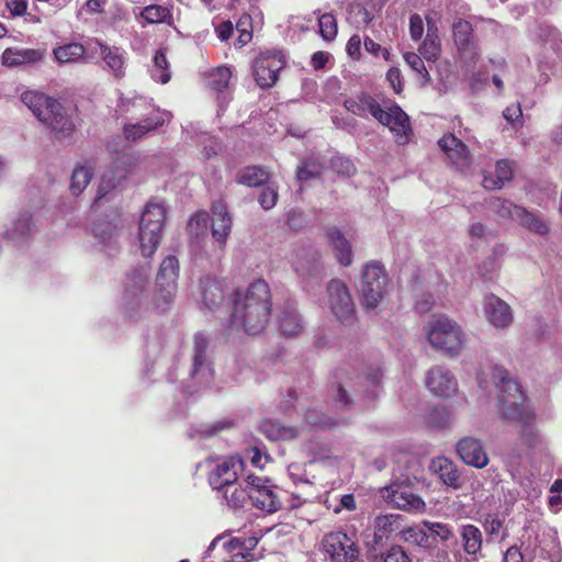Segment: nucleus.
<instances>
[{
	"label": "nucleus",
	"instance_id": "1",
	"mask_svg": "<svg viewBox=\"0 0 562 562\" xmlns=\"http://www.w3.org/2000/svg\"><path fill=\"white\" fill-rule=\"evenodd\" d=\"M233 302V328L243 329L249 335H257L266 328L272 305L270 288L266 281L257 280L245 290H237Z\"/></svg>",
	"mask_w": 562,
	"mask_h": 562
},
{
	"label": "nucleus",
	"instance_id": "2",
	"mask_svg": "<svg viewBox=\"0 0 562 562\" xmlns=\"http://www.w3.org/2000/svg\"><path fill=\"white\" fill-rule=\"evenodd\" d=\"M393 463L394 480L382 490V497L402 510H423L425 502L409 486L411 479H416L419 472L418 460L407 451H398L393 454Z\"/></svg>",
	"mask_w": 562,
	"mask_h": 562
},
{
	"label": "nucleus",
	"instance_id": "3",
	"mask_svg": "<svg viewBox=\"0 0 562 562\" xmlns=\"http://www.w3.org/2000/svg\"><path fill=\"white\" fill-rule=\"evenodd\" d=\"M344 105L349 112L360 117H364L367 113H370L382 125L389 127L398 145L408 143L409 135L412 134L409 119L398 105L383 110L379 102L368 93L349 98L345 100Z\"/></svg>",
	"mask_w": 562,
	"mask_h": 562
},
{
	"label": "nucleus",
	"instance_id": "4",
	"mask_svg": "<svg viewBox=\"0 0 562 562\" xmlns=\"http://www.w3.org/2000/svg\"><path fill=\"white\" fill-rule=\"evenodd\" d=\"M21 100L57 138H66L74 132L71 119L57 100L36 91L24 92Z\"/></svg>",
	"mask_w": 562,
	"mask_h": 562
},
{
	"label": "nucleus",
	"instance_id": "5",
	"mask_svg": "<svg viewBox=\"0 0 562 562\" xmlns=\"http://www.w3.org/2000/svg\"><path fill=\"white\" fill-rule=\"evenodd\" d=\"M493 378L499 389L498 409L502 418L519 423L533 419V412L526 401L519 384L514 381L507 370L496 367Z\"/></svg>",
	"mask_w": 562,
	"mask_h": 562
},
{
	"label": "nucleus",
	"instance_id": "6",
	"mask_svg": "<svg viewBox=\"0 0 562 562\" xmlns=\"http://www.w3.org/2000/svg\"><path fill=\"white\" fill-rule=\"evenodd\" d=\"M165 220V205L154 200L148 201L140 216L138 228L139 246L144 257H150L157 250L161 240Z\"/></svg>",
	"mask_w": 562,
	"mask_h": 562
},
{
	"label": "nucleus",
	"instance_id": "7",
	"mask_svg": "<svg viewBox=\"0 0 562 562\" xmlns=\"http://www.w3.org/2000/svg\"><path fill=\"white\" fill-rule=\"evenodd\" d=\"M428 340L434 348L453 357L462 348L463 333L458 324L446 317H440L430 326Z\"/></svg>",
	"mask_w": 562,
	"mask_h": 562
},
{
	"label": "nucleus",
	"instance_id": "8",
	"mask_svg": "<svg viewBox=\"0 0 562 562\" xmlns=\"http://www.w3.org/2000/svg\"><path fill=\"white\" fill-rule=\"evenodd\" d=\"M250 493L251 504L268 514L276 513L282 508V498L269 480L248 474L245 479Z\"/></svg>",
	"mask_w": 562,
	"mask_h": 562
},
{
	"label": "nucleus",
	"instance_id": "9",
	"mask_svg": "<svg viewBox=\"0 0 562 562\" xmlns=\"http://www.w3.org/2000/svg\"><path fill=\"white\" fill-rule=\"evenodd\" d=\"M361 303L367 308H375L386 291V274L379 262L366 266L360 284Z\"/></svg>",
	"mask_w": 562,
	"mask_h": 562
},
{
	"label": "nucleus",
	"instance_id": "10",
	"mask_svg": "<svg viewBox=\"0 0 562 562\" xmlns=\"http://www.w3.org/2000/svg\"><path fill=\"white\" fill-rule=\"evenodd\" d=\"M179 276V261L175 256L166 257L160 263L156 278V303L165 310L173 300L177 292V280Z\"/></svg>",
	"mask_w": 562,
	"mask_h": 562
},
{
	"label": "nucleus",
	"instance_id": "11",
	"mask_svg": "<svg viewBox=\"0 0 562 562\" xmlns=\"http://www.w3.org/2000/svg\"><path fill=\"white\" fill-rule=\"evenodd\" d=\"M327 292L329 307L336 318L342 324H352L356 321V310L347 285L334 279L328 283Z\"/></svg>",
	"mask_w": 562,
	"mask_h": 562
},
{
	"label": "nucleus",
	"instance_id": "12",
	"mask_svg": "<svg viewBox=\"0 0 562 562\" xmlns=\"http://www.w3.org/2000/svg\"><path fill=\"white\" fill-rule=\"evenodd\" d=\"M322 544L330 562H355L359 557L356 542L342 531L325 535Z\"/></svg>",
	"mask_w": 562,
	"mask_h": 562
},
{
	"label": "nucleus",
	"instance_id": "13",
	"mask_svg": "<svg viewBox=\"0 0 562 562\" xmlns=\"http://www.w3.org/2000/svg\"><path fill=\"white\" fill-rule=\"evenodd\" d=\"M284 65L282 56L277 52L260 54L252 65V72L257 85L263 89L272 87Z\"/></svg>",
	"mask_w": 562,
	"mask_h": 562
},
{
	"label": "nucleus",
	"instance_id": "14",
	"mask_svg": "<svg viewBox=\"0 0 562 562\" xmlns=\"http://www.w3.org/2000/svg\"><path fill=\"white\" fill-rule=\"evenodd\" d=\"M244 471V462L238 457L220 460L209 473V483L213 490L233 487Z\"/></svg>",
	"mask_w": 562,
	"mask_h": 562
},
{
	"label": "nucleus",
	"instance_id": "15",
	"mask_svg": "<svg viewBox=\"0 0 562 562\" xmlns=\"http://www.w3.org/2000/svg\"><path fill=\"white\" fill-rule=\"evenodd\" d=\"M505 209L508 215L525 229L539 236L549 235L550 222L539 211H529L512 203L505 206Z\"/></svg>",
	"mask_w": 562,
	"mask_h": 562
},
{
	"label": "nucleus",
	"instance_id": "16",
	"mask_svg": "<svg viewBox=\"0 0 562 562\" xmlns=\"http://www.w3.org/2000/svg\"><path fill=\"white\" fill-rule=\"evenodd\" d=\"M483 312L488 324L496 329H506L514 322V313L509 304L494 294L484 297Z\"/></svg>",
	"mask_w": 562,
	"mask_h": 562
},
{
	"label": "nucleus",
	"instance_id": "17",
	"mask_svg": "<svg viewBox=\"0 0 562 562\" xmlns=\"http://www.w3.org/2000/svg\"><path fill=\"white\" fill-rule=\"evenodd\" d=\"M94 53L103 60L105 69L115 79H122L126 72V52L116 46H110L95 41Z\"/></svg>",
	"mask_w": 562,
	"mask_h": 562
},
{
	"label": "nucleus",
	"instance_id": "18",
	"mask_svg": "<svg viewBox=\"0 0 562 562\" xmlns=\"http://www.w3.org/2000/svg\"><path fill=\"white\" fill-rule=\"evenodd\" d=\"M452 33L461 57L467 61H475L479 57V48L473 37L471 23L459 19L452 25Z\"/></svg>",
	"mask_w": 562,
	"mask_h": 562
},
{
	"label": "nucleus",
	"instance_id": "19",
	"mask_svg": "<svg viewBox=\"0 0 562 562\" xmlns=\"http://www.w3.org/2000/svg\"><path fill=\"white\" fill-rule=\"evenodd\" d=\"M456 450L460 459L468 465L482 469L488 464V457L480 439L474 437L461 438Z\"/></svg>",
	"mask_w": 562,
	"mask_h": 562
},
{
	"label": "nucleus",
	"instance_id": "20",
	"mask_svg": "<svg viewBox=\"0 0 562 562\" xmlns=\"http://www.w3.org/2000/svg\"><path fill=\"white\" fill-rule=\"evenodd\" d=\"M209 339L201 333L193 337L192 368L190 375L192 378L201 376V380L207 381L212 376L211 362L207 357Z\"/></svg>",
	"mask_w": 562,
	"mask_h": 562
},
{
	"label": "nucleus",
	"instance_id": "21",
	"mask_svg": "<svg viewBox=\"0 0 562 562\" xmlns=\"http://www.w3.org/2000/svg\"><path fill=\"white\" fill-rule=\"evenodd\" d=\"M426 386L438 396H449L458 389V383L452 373L443 367H432L426 375Z\"/></svg>",
	"mask_w": 562,
	"mask_h": 562
},
{
	"label": "nucleus",
	"instance_id": "22",
	"mask_svg": "<svg viewBox=\"0 0 562 562\" xmlns=\"http://www.w3.org/2000/svg\"><path fill=\"white\" fill-rule=\"evenodd\" d=\"M148 278L149 272L146 267H138L126 274L123 295V300L126 305L139 304V295L145 290Z\"/></svg>",
	"mask_w": 562,
	"mask_h": 562
},
{
	"label": "nucleus",
	"instance_id": "23",
	"mask_svg": "<svg viewBox=\"0 0 562 562\" xmlns=\"http://www.w3.org/2000/svg\"><path fill=\"white\" fill-rule=\"evenodd\" d=\"M165 123L164 114L157 109H150V113L145 119L137 120L136 123L124 125V135L130 140H138L147 133L157 130Z\"/></svg>",
	"mask_w": 562,
	"mask_h": 562
},
{
	"label": "nucleus",
	"instance_id": "24",
	"mask_svg": "<svg viewBox=\"0 0 562 562\" xmlns=\"http://www.w3.org/2000/svg\"><path fill=\"white\" fill-rule=\"evenodd\" d=\"M438 145L453 165L459 168L470 165L471 159L467 145L453 134L445 135L439 139Z\"/></svg>",
	"mask_w": 562,
	"mask_h": 562
},
{
	"label": "nucleus",
	"instance_id": "25",
	"mask_svg": "<svg viewBox=\"0 0 562 562\" xmlns=\"http://www.w3.org/2000/svg\"><path fill=\"white\" fill-rule=\"evenodd\" d=\"M458 542L461 544L462 551L474 559L482 551L483 533L481 529L472 524H464L458 528Z\"/></svg>",
	"mask_w": 562,
	"mask_h": 562
},
{
	"label": "nucleus",
	"instance_id": "26",
	"mask_svg": "<svg viewBox=\"0 0 562 562\" xmlns=\"http://www.w3.org/2000/svg\"><path fill=\"white\" fill-rule=\"evenodd\" d=\"M212 214V236L220 247L223 248L231 234L233 221L226 206L222 203L213 205Z\"/></svg>",
	"mask_w": 562,
	"mask_h": 562
},
{
	"label": "nucleus",
	"instance_id": "27",
	"mask_svg": "<svg viewBox=\"0 0 562 562\" xmlns=\"http://www.w3.org/2000/svg\"><path fill=\"white\" fill-rule=\"evenodd\" d=\"M435 472L438 474L440 481L453 490H459L464 484V479L459 472L456 464L447 458H438L432 462Z\"/></svg>",
	"mask_w": 562,
	"mask_h": 562
},
{
	"label": "nucleus",
	"instance_id": "28",
	"mask_svg": "<svg viewBox=\"0 0 562 562\" xmlns=\"http://www.w3.org/2000/svg\"><path fill=\"white\" fill-rule=\"evenodd\" d=\"M42 58L43 53L32 48L9 47L2 53V64L8 67L35 64Z\"/></svg>",
	"mask_w": 562,
	"mask_h": 562
},
{
	"label": "nucleus",
	"instance_id": "29",
	"mask_svg": "<svg viewBox=\"0 0 562 562\" xmlns=\"http://www.w3.org/2000/svg\"><path fill=\"white\" fill-rule=\"evenodd\" d=\"M424 526L428 528L429 531L430 547H434L436 542L440 541L446 546V548H458V538L456 537L452 527L448 524L424 520Z\"/></svg>",
	"mask_w": 562,
	"mask_h": 562
},
{
	"label": "nucleus",
	"instance_id": "30",
	"mask_svg": "<svg viewBox=\"0 0 562 562\" xmlns=\"http://www.w3.org/2000/svg\"><path fill=\"white\" fill-rule=\"evenodd\" d=\"M403 516L387 514L380 515L374 519V542L381 543L384 539H387L390 535L394 532H402Z\"/></svg>",
	"mask_w": 562,
	"mask_h": 562
},
{
	"label": "nucleus",
	"instance_id": "31",
	"mask_svg": "<svg viewBox=\"0 0 562 562\" xmlns=\"http://www.w3.org/2000/svg\"><path fill=\"white\" fill-rule=\"evenodd\" d=\"M262 435L272 441L292 440L297 437L299 430L295 427L284 426L277 420L266 419L259 427Z\"/></svg>",
	"mask_w": 562,
	"mask_h": 562
},
{
	"label": "nucleus",
	"instance_id": "32",
	"mask_svg": "<svg viewBox=\"0 0 562 562\" xmlns=\"http://www.w3.org/2000/svg\"><path fill=\"white\" fill-rule=\"evenodd\" d=\"M359 390L366 394L369 400L379 396L381 390L382 372L379 368H369L367 372L357 376Z\"/></svg>",
	"mask_w": 562,
	"mask_h": 562
},
{
	"label": "nucleus",
	"instance_id": "33",
	"mask_svg": "<svg viewBox=\"0 0 562 562\" xmlns=\"http://www.w3.org/2000/svg\"><path fill=\"white\" fill-rule=\"evenodd\" d=\"M329 240L333 245L335 256L342 266H349L352 262V252L350 243L344 234L337 228H330L327 232Z\"/></svg>",
	"mask_w": 562,
	"mask_h": 562
},
{
	"label": "nucleus",
	"instance_id": "34",
	"mask_svg": "<svg viewBox=\"0 0 562 562\" xmlns=\"http://www.w3.org/2000/svg\"><path fill=\"white\" fill-rule=\"evenodd\" d=\"M269 173L258 166H248L240 169L236 175V182L247 187H259L267 183Z\"/></svg>",
	"mask_w": 562,
	"mask_h": 562
},
{
	"label": "nucleus",
	"instance_id": "35",
	"mask_svg": "<svg viewBox=\"0 0 562 562\" xmlns=\"http://www.w3.org/2000/svg\"><path fill=\"white\" fill-rule=\"evenodd\" d=\"M154 109L144 98L121 99L119 111L130 113L132 120L145 119Z\"/></svg>",
	"mask_w": 562,
	"mask_h": 562
},
{
	"label": "nucleus",
	"instance_id": "36",
	"mask_svg": "<svg viewBox=\"0 0 562 562\" xmlns=\"http://www.w3.org/2000/svg\"><path fill=\"white\" fill-rule=\"evenodd\" d=\"M227 505L233 508H241L247 501H250L249 488L247 483L243 486L238 481L234 483L233 487H225L220 491Z\"/></svg>",
	"mask_w": 562,
	"mask_h": 562
},
{
	"label": "nucleus",
	"instance_id": "37",
	"mask_svg": "<svg viewBox=\"0 0 562 562\" xmlns=\"http://www.w3.org/2000/svg\"><path fill=\"white\" fill-rule=\"evenodd\" d=\"M279 327L285 336L299 335L303 329L299 313L291 307L284 308L279 316Z\"/></svg>",
	"mask_w": 562,
	"mask_h": 562
},
{
	"label": "nucleus",
	"instance_id": "38",
	"mask_svg": "<svg viewBox=\"0 0 562 562\" xmlns=\"http://www.w3.org/2000/svg\"><path fill=\"white\" fill-rule=\"evenodd\" d=\"M53 54L58 64H70L82 59L86 54V48L79 43H69L56 47Z\"/></svg>",
	"mask_w": 562,
	"mask_h": 562
},
{
	"label": "nucleus",
	"instance_id": "39",
	"mask_svg": "<svg viewBox=\"0 0 562 562\" xmlns=\"http://www.w3.org/2000/svg\"><path fill=\"white\" fill-rule=\"evenodd\" d=\"M203 304L211 311L217 307L224 300L223 289L220 282L206 280L202 285Z\"/></svg>",
	"mask_w": 562,
	"mask_h": 562
},
{
	"label": "nucleus",
	"instance_id": "40",
	"mask_svg": "<svg viewBox=\"0 0 562 562\" xmlns=\"http://www.w3.org/2000/svg\"><path fill=\"white\" fill-rule=\"evenodd\" d=\"M140 15L150 24L166 23L172 25L173 23L172 13L170 9L165 5L149 4L143 9Z\"/></svg>",
	"mask_w": 562,
	"mask_h": 562
},
{
	"label": "nucleus",
	"instance_id": "41",
	"mask_svg": "<svg viewBox=\"0 0 562 562\" xmlns=\"http://www.w3.org/2000/svg\"><path fill=\"white\" fill-rule=\"evenodd\" d=\"M404 540L424 549H429L430 538L428 528L424 526V520L416 526L408 527L402 531Z\"/></svg>",
	"mask_w": 562,
	"mask_h": 562
},
{
	"label": "nucleus",
	"instance_id": "42",
	"mask_svg": "<svg viewBox=\"0 0 562 562\" xmlns=\"http://www.w3.org/2000/svg\"><path fill=\"white\" fill-rule=\"evenodd\" d=\"M93 172L90 167L85 165L77 166L71 175L70 192L78 196L87 188L92 179Z\"/></svg>",
	"mask_w": 562,
	"mask_h": 562
},
{
	"label": "nucleus",
	"instance_id": "43",
	"mask_svg": "<svg viewBox=\"0 0 562 562\" xmlns=\"http://www.w3.org/2000/svg\"><path fill=\"white\" fill-rule=\"evenodd\" d=\"M150 69L151 78L160 83H167L170 80L171 74L169 70V63L164 49L156 52Z\"/></svg>",
	"mask_w": 562,
	"mask_h": 562
},
{
	"label": "nucleus",
	"instance_id": "44",
	"mask_svg": "<svg viewBox=\"0 0 562 562\" xmlns=\"http://www.w3.org/2000/svg\"><path fill=\"white\" fill-rule=\"evenodd\" d=\"M232 78V69L226 66H220L212 69L206 77L207 86L215 91H223L228 87Z\"/></svg>",
	"mask_w": 562,
	"mask_h": 562
},
{
	"label": "nucleus",
	"instance_id": "45",
	"mask_svg": "<svg viewBox=\"0 0 562 562\" xmlns=\"http://www.w3.org/2000/svg\"><path fill=\"white\" fill-rule=\"evenodd\" d=\"M92 233L100 244L111 249L116 247L115 227L111 223L105 221L95 223L92 227Z\"/></svg>",
	"mask_w": 562,
	"mask_h": 562
},
{
	"label": "nucleus",
	"instance_id": "46",
	"mask_svg": "<svg viewBox=\"0 0 562 562\" xmlns=\"http://www.w3.org/2000/svg\"><path fill=\"white\" fill-rule=\"evenodd\" d=\"M209 215L204 212L192 216L188 223V234L191 239L200 243V239L207 236Z\"/></svg>",
	"mask_w": 562,
	"mask_h": 562
},
{
	"label": "nucleus",
	"instance_id": "47",
	"mask_svg": "<svg viewBox=\"0 0 562 562\" xmlns=\"http://www.w3.org/2000/svg\"><path fill=\"white\" fill-rule=\"evenodd\" d=\"M440 41L436 34L428 32L426 38L419 47V54L428 61H436L440 55Z\"/></svg>",
	"mask_w": 562,
	"mask_h": 562
},
{
	"label": "nucleus",
	"instance_id": "48",
	"mask_svg": "<svg viewBox=\"0 0 562 562\" xmlns=\"http://www.w3.org/2000/svg\"><path fill=\"white\" fill-rule=\"evenodd\" d=\"M323 172V165L317 159H307L296 169L299 181H308L318 178Z\"/></svg>",
	"mask_w": 562,
	"mask_h": 562
},
{
	"label": "nucleus",
	"instance_id": "49",
	"mask_svg": "<svg viewBox=\"0 0 562 562\" xmlns=\"http://www.w3.org/2000/svg\"><path fill=\"white\" fill-rule=\"evenodd\" d=\"M318 27L325 41H333L337 36V21L331 13H324L318 18Z\"/></svg>",
	"mask_w": 562,
	"mask_h": 562
},
{
	"label": "nucleus",
	"instance_id": "50",
	"mask_svg": "<svg viewBox=\"0 0 562 562\" xmlns=\"http://www.w3.org/2000/svg\"><path fill=\"white\" fill-rule=\"evenodd\" d=\"M330 168L339 176L352 177L356 173L353 162L346 157L336 156L330 159Z\"/></svg>",
	"mask_w": 562,
	"mask_h": 562
},
{
	"label": "nucleus",
	"instance_id": "51",
	"mask_svg": "<svg viewBox=\"0 0 562 562\" xmlns=\"http://www.w3.org/2000/svg\"><path fill=\"white\" fill-rule=\"evenodd\" d=\"M125 178V172L120 171L116 176L112 173H104L99 186L95 200H100L106 195V193L114 189L119 184L120 180Z\"/></svg>",
	"mask_w": 562,
	"mask_h": 562
},
{
	"label": "nucleus",
	"instance_id": "52",
	"mask_svg": "<svg viewBox=\"0 0 562 562\" xmlns=\"http://www.w3.org/2000/svg\"><path fill=\"white\" fill-rule=\"evenodd\" d=\"M306 423L322 428H331L336 422L317 409H308L305 414Z\"/></svg>",
	"mask_w": 562,
	"mask_h": 562
},
{
	"label": "nucleus",
	"instance_id": "53",
	"mask_svg": "<svg viewBox=\"0 0 562 562\" xmlns=\"http://www.w3.org/2000/svg\"><path fill=\"white\" fill-rule=\"evenodd\" d=\"M32 232V221L29 213L21 214L20 217L14 222L13 229L11 232V238L24 237Z\"/></svg>",
	"mask_w": 562,
	"mask_h": 562
},
{
	"label": "nucleus",
	"instance_id": "54",
	"mask_svg": "<svg viewBox=\"0 0 562 562\" xmlns=\"http://www.w3.org/2000/svg\"><path fill=\"white\" fill-rule=\"evenodd\" d=\"M403 57H404L406 64L414 71L419 74L425 79L426 82L430 80L429 72L426 69L420 55L413 53V52H408V53H405Z\"/></svg>",
	"mask_w": 562,
	"mask_h": 562
},
{
	"label": "nucleus",
	"instance_id": "55",
	"mask_svg": "<svg viewBox=\"0 0 562 562\" xmlns=\"http://www.w3.org/2000/svg\"><path fill=\"white\" fill-rule=\"evenodd\" d=\"M286 224L291 231L300 232L308 225V217L297 210H291L286 214Z\"/></svg>",
	"mask_w": 562,
	"mask_h": 562
},
{
	"label": "nucleus",
	"instance_id": "56",
	"mask_svg": "<svg viewBox=\"0 0 562 562\" xmlns=\"http://www.w3.org/2000/svg\"><path fill=\"white\" fill-rule=\"evenodd\" d=\"M278 189L271 183H268L259 195V203L262 209L271 210L278 201Z\"/></svg>",
	"mask_w": 562,
	"mask_h": 562
},
{
	"label": "nucleus",
	"instance_id": "57",
	"mask_svg": "<svg viewBox=\"0 0 562 562\" xmlns=\"http://www.w3.org/2000/svg\"><path fill=\"white\" fill-rule=\"evenodd\" d=\"M383 562H411L406 551L401 546H392L382 554Z\"/></svg>",
	"mask_w": 562,
	"mask_h": 562
},
{
	"label": "nucleus",
	"instance_id": "58",
	"mask_svg": "<svg viewBox=\"0 0 562 562\" xmlns=\"http://www.w3.org/2000/svg\"><path fill=\"white\" fill-rule=\"evenodd\" d=\"M495 177L499 180L501 184L510 181L513 178V168L509 160H501L496 164Z\"/></svg>",
	"mask_w": 562,
	"mask_h": 562
},
{
	"label": "nucleus",
	"instance_id": "59",
	"mask_svg": "<svg viewBox=\"0 0 562 562\" xmlns=\"http://www.w3.org/2000/svg\"><path fill=\"white\" fill-rule=\"evenodd\" d=\"M529 423H522L524 426L520 432L521 441L529 448L535 447L537 443V434L535 428Z\"/></svg>",
	"mask_w": 562,
	"mask_h": 562
},
{
	"label": "nucleus",
	"instance_id": "60",
	"mask_svg": "<svg viewBox=\"0 0 562 562\" xmlns=\"http://www.w3.org/2000/svg\"><path fill=\"white\" fill-rule=\"evenodd\" d=\"M424 33V23L418 14H413L409 19V34L414 41L422 38Z\"/></svg>",
	"mask_w": 562,
	"mask_h": 562
},
{
	"label": "nucleus",
	"instance_id": "61",
	"mask_svg": "<svg viewBox=\"0 0 562 562\" xmlns=\"http://www.w3.org/2000/svg\"><path fill=\"white\" fill-rule=\"evenodd\" d=\"M12 15L22 16L26 13L27 0H4Z\"/></svg>",
	"mask_w": 562,
	"mask_h": 562
},
{
	"label": "nucleus",
	"instance_id": "62",
	"mask_svg": "<svg viewBox=\"0 0 562 562\" xmlns=\"http://www.w3.org/2000/svg\"><path fill=\"white\" fill-rule=\"evenodd\" d=\"M215 31L218 38L227 41L234 32L233 23L231 21H224L216 26Z\"/></svg>",
	"mask_w": 562,
	"mask_h": 562
},
{
	"label": "nucleus",
	"instance_id": "63",
	"mask_svg": "<svg viewBox=\"0 0 562 562\" xmlns=\"http://www.w3.org/2000/svg\"><path fill=\"white\" fill-rule=\"evenodd\" d=\"M361 38L359 35H352L346 46V50L351 57L360 56Z\"/></svg>",
	"mask_w": 562,
	"mask_h": 562
},
{
	"label": "nucleus",
	"instance_id": "64",
	"mask_svg": "<svg viewBox=\"0 0 562 562\" xmlns=\"http://www.w3.org/2000/svg\"><path fill=\"white\" fill-rule=\"evenodd\" d=\"M503 562H524V557L517 547H510L505 552Z\"/></svg>",
	"mask_w": 562,
	"mask_h": 562
}]
</instances>
